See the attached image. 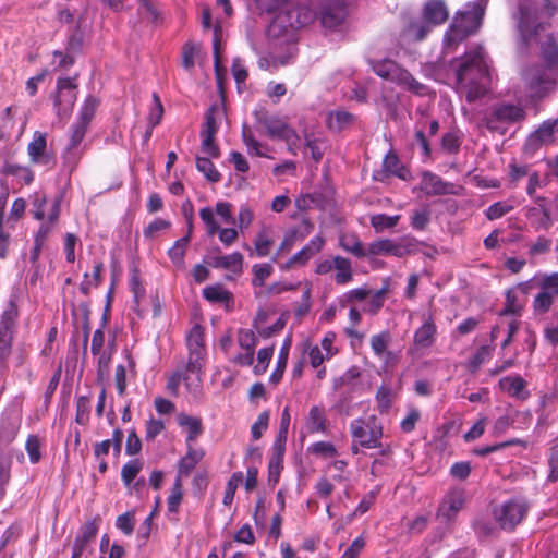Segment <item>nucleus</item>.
<instances>
[{
	"instance_id": "f257e3e1",
	"label": "nucleus",
	"mask_w": 558,
	"mask_h": 558,
	"mask_svg": "<svg viewBox=\"0 0 558 558\" xmlns=\"http://www.w3.org/2000/svg\"><path fill=\"white\" fill-rule=\"evenodd\" d=\"M539 45L541 54L546 65H534L523 73L524 83L532 98L544 97L558 78L557 37L554 34H547Z\"/></svg>"
},
{
	"instance_id": "f03ea898",
	"label": "nucleus",
	"mask_w": 558,
	"mask_h": 558,
	"mask_svg": "<svg viewBox=\"0 0 558 558\" xmlns=\"http://www.w3.org/2000/svg\"><path fill=\"white\" fill-rule=\"evenodd\" d=\"M456 72L457 89L465 95L466 101L473 102L485 95L483 81L488 75V65L482 47L466 52Z\"/></svg>"
},
{
	"instance_id": "7ed1b4c3",
	"label": "nucleus",
	"mask_w": 558,
	"mask_h": 558,
	"mask_svg": "<svg viewBox=\"0 0 558 558\" xmlns=\"http://www.w3.org/2000/svg\"><path fill=\"white\" fill-rule=\"evenodd\" d=\"M316 17L315 11L307 3L289 4L270 22L266 35L270 40L294 41V33L311 24Z\"/></svg>"
},
{
	"instance_id": "20e7f679",
	"label": "nucleus",
	"mask_w": 558,
	"mask_h": 558,
	"mask_svg": "<svg viewBox=\"0 0 558 558\" xmlns=\"http://www.w3.org/2000/svg\"><path fill=\"white\" fill-rule=\"evenodd\" d=\"M189 360L185 365V386L193 396L201 392V373L204 360V340L199 327H194L190 331L187 339Z\"/></svg>"
},
{
	"instance_id": "39448f33",
	"label": "nucleus",
	"mask_w": 558,
	"mask_h": 558,
	"mask_svg": "<svg viewBox=\"0 0 558 558\" xmlns=\"http://www.w3.org/2000/svg\"><path fill=\"white\" fill-rule=\"evenodd\" d=\"M484 8L480 3H472L468 9L454 17L453 24L445 35V45L450 47L463 40L468 35L476 32L482 24Z\"/></svg>"
},
{
	"instance_id": "423d86ee",
	"label": "nucleus",
	"mask_w": 558,
	"mask_h": 558,
	"mask_svg": "<svg viewBox=\"0 0 558 558\" xmlns=\"http://www.w3.org/2000/svg\"><path fill=\"white\" fill-rule=\"evenodd\" d=\"M372 68L378 76L389 80L415 95H425L427 93V87L424 84L415 80L410 72L392 60L386 59L373 62Z\"/></svg>"
},
{
	"instance_id": "0eeeda50",
	"label": "nucleus",
	"mask_w": 558,
	"mask_h": 558,
	"mask_svg": "<svg viewBox=\"0 0 558 558\" xmlns=\"http://www.w3.org/2000/svg\"><path fill=\"white\" fill-rule=\"evenodd\" d=\"M517 29L521 41L529 45L545 25L538 21V5L534 0H521L518 8Z\"/></svg>"
},
{
	"instance_id": "6e6552de",
	"label": "nucleus",
	"mask_w": 558,
	"mask_h": 558,
	"mask_svg": "<svg viewBox=\"0 0 558 558\" xmlns=\"http://www.w3.org/2000/svg\"><path fill=\"white\" fill-rule=\"evenodd\" d=\"M350 432L354 440L363 448L376 449L381 446L383 427L374 415L353 420L350 423Z\"/></svg>"
},
{
	"instance_id": "1a4fd4ad",
	"label": "nucleus",
	"mask_w": 558,
	"mask_h": 558,
	"mask_svg": "<svg viewBox=\"0 0 558 558\" xmlns=\"http://www.w3.org/2000/svg\"><path fill=\"white\" fill-rule=\"evenodd\" d=\"M536 280L539 291L532 302V307L535 315H544L558 298V272H538Z\"/></svg>"
},
{
	"instance_id": "9d476101",
	"label": "nucleus",
	"mask_w": 558,
	"mask_h": 558,
	"mask_svg": "<svg viewBox=\"0 0 558 558\" xmlns=\"http://www.w3.org/2000/svg\"><path fill=\"white\" fill-rule=\"evenodd\" d=\"M225 116L223 107L218 104L213 105L205 114V122L201 131L202 151L213 158H217L220 154L219 147L214 142V137Z\"/></svg>"
},
{
	"instance_id": "9b49d317",
	"label": "nucleus",
	"mask_w": 558,
	"mask_h": 558,
	"mask_svg": "<svg viewBox=\"0 0 558 558\" xmlns=\"http://www.w3.org/2000/svg\"><path fill=\"white\" fill-rule=\"evenodd\" d=\"M525 499L515 497L507 500L494 510L495 521L502 530L511 531L524 519L529 511Z\"/></svg>"
},
{
	"instance_id": "f8f14e48",
	"label": "nucleus",
	"mask_w": 558,
	"mask_h": 558,
	"mask_svg": "<svg viewBox=\"0 0 558 558\" xmlns=\"http://www.w3.org/2000/svg\"><path fill=\"white\" fill-rule=\"evenodd\" d=\"M17 316L19 308L15 298H10L0 318V362L7 360L11 354Z\"/></svg>"
},
{
	"instance_id": "ddd939ff",
	"label": "nucleus",
	"mask_w": 558,
	"mask_h": 558,
	"mask_svg": "<svg viewBox=\"0 0 558 558\" xmlns=\"http://www.w3.org/2000/svg\"><path fill=\"white\" fill-rule=\"evenodd\" d=\"M558 133V118L545 120L525 141L524 150L533 154L542 146L553 144Z\"/></svg>"
},
{
	"instance_id": "4468645a",
	"label": "nucleus",
	"mask_w": 558,
	"mask_h": 558,
	"mask_svg": "<svg viewBox=\"0 0 558 558\" xmlns=\"http://www.w3.org/2000/svg\"><path fill=\"white\" fill-rule=\"evenodd\" d=\"M75 84L69 77L59 78L57 82V95L54 97V108L60 119L68 118L76 100Z\"/></svg>"
},
{
	"instance_id": "2eb2a0df",
	"label": "nucleus",
	"mask_w": 558,
	"mask_h": 558,
	"mask_svg": "<svg viewBox=\"0 0 558 558\" xmlns=\"http://www.w3.org/2000/svg\"><path fill=\"white\" fill-rule=\"evenodd\" d=\"M525 118V111L515 105L504 104L495 107L486 119V126L493 131H499L500 124H510Z\"/></svg>"
},
{
	"instance_id": "dca6fc26",
	"label": "nucleus",
	"mask_w": 558,
	"mask_h": 558,
	"mask_svg": "<svg viewBox=\"0 0 558 558\" xmlns=\"http://www.w3.org/2000/svg\"><path fill=\"white\" fill-rule=\"evenodd\" d=\"M27 154L31 162L46 167H53L54 157L47 150L46 133L36 131L33 140L27 145Z\"/></svg>"
},
{
	"instance_id": "f3484780",
	"label": "nucleus",
	"mask_w": 558,
	"mask_h": 558,
	"mask_svg": "<svg viewBox=\"0 0 558 558\" xmlns=\"http://www.w3.org/2000/svg\"><path fill=\"white\" fill-rule=\"evenodd\" d=\"M345 16L347 10L343 0H331L322 7L319 20L323 27L336 29L343 23Z\"/></svg>"
},
{
	"instance_id": "a211bd4d",
	"label": "nucleus",
	"mask_w": 558,
	"mask_h": 558,
	"mask_svg": "<svg viewBox=\"0 0 558 558\" xmlns=\"http://www.w3.org/2000/svg\"><path fill=\"white\" fill-rule=\"evenodd\" d=\"M257 128H264L266 134L271 138H279L284 130H287V121L280 117L269 114L264 108L256 109L253 112Z\"/></svg>"
},
{
	"instance_id": "6ab92c4d",
	"label": "nucleus",
	"mask_w": 558,
	"mask_h": 558,
	"mask_svg": "<svg viewBox=\"0 0 558 558\" xmlns=\"http://www.w3.org/2000/svg\"><path fill=\"white\" fill-rule=\"evenodd\" d=\"M454 184L444 181L435 173H422L420 190L427 196L454 194Z\"/></svg>"
},
{
	"instance_id": "aec40b11",
	"label": "nucleus",
	"mask_w": 558,
	"mask_h": 558,
	"mask_svg": "<svg viewBox=\"0 0 558 558\" xmlns=\"http://www.w3.org/2000/svg\"><path fill=\"white\" fill-rule=\"evenodd\" d=\"M99 518H94L81 526L73 544L71 558H81L83 553L87 549L88 544L96 537L99 529Z\"/></svg>"
},
{
	"instance_id": "412c9836",
	"label": "nucleus",
	"mask_w": 558,
	"mask_h": 558,
	"mask_svg": "<svg viewBox=\"0 0 558 558\" xmlns=\"http://www.w3.org/2000/svg\"><path fill=\"white\" fill-rule=\"evenodd\" d=\"M463 504L464 493L462 490H452L448 493L438 508V519L444 522L451 521L461 510Z\"/></svg>"
},
{
	"instance_id": "4be33fe9",
	"label": "nucleus",
	"mask_w": 558,
	"mask_h": 558,
	"mask_svg": "<svg viewBox=\"0 0 558 558\" xmlns=\"http://www.w3.org/2000/svg\"><path fill=\"white\" fill-rule=\"evenodd\" d=\"M437 327L433 316L424 315L422 326L416 329L413 337V344L417 349L430 348L436 341Z\"/></svg>"
},
{
	"instance_id": "5701e85b",
	"label": "nucleus",
	"mask_w": 558,
	"mask_h": 558,
	"mask_svg": "<svg viewBox=\"0 0 558 558\" xmlns=\"http://www.w3.org/2000/svg\"><path fill=\"white\" fill-rule=\"evenodd\" d=\"M448 17V10L441 0H429L425 3L423 10V20L433 27L442 24Z\"/></svg>"
},
{
	"instance_id": "b1692460",
	"label": "nucleus",
	"mask_w": 558,
	"mask_h": 558,
	"mask_svg": "<svg viewBox=\"0 0 558 558\" xmlns=\"http://www.w3.org/2000/svg\"><path fill=\"white\" fill-rule=\"evenodd\" d=\"M403 254L404 247L388 239L372 242L367 247V255H393L401 257Z\"/></svg>"
},
{
	"instance_id": "393cba45",
	"label": "nucleus",
	"mask_w": 558,
	"mask_h": 558,
	"mask_svg": "<svg viewBox=\"0 0 558 558\" xmlns=\"http://www.w3.org/2000/svg\"><path fill=\"white\" fill-rule=\"evenodd\" d=\"M123 433L121 429L117 428L112 433V437L110 439L102 440L97 442L94 446V456L97 460L104 458L109 453L110 448H113V451L119 454L122 447Z\"/></svg>"
},
{
	"instance_id": "a878e982",
	"label": "nucleus",
	"mask_w": 558,
	"mask_h": 558,
	"mask_svg": "<svg viewBox=\"0 0 558 558\" xmlns=\"http://www.w3.org/2000/svg\"><path fill=\"white\" fill-rule=\"evenodd\" d=\"M204 451L202 449L193 448L192 445H187L186 454L180 460L178 468V477L189 476L191 471L196 464L203 459Z\"/></svg>"
},
{
	"instance_id": "bb28decb",
	"label": "nucleus",
	"mask_w": 558,
	"mask_h": 558,
	"mask_svg": "<svg viewBox=\"0 0 558 558\" xmlns=\"http://www.w3.org/2000/svg\"><path fill=\"white\" fill-rule=\"evenodd\" d=\"M335 282L340 286L353 280V269L350 259L342 256L333 257Z\"/></svg>"
},
{
	"instance_id": "cd10ccee",
	"label": "nucleus",
	"mask_w": 558,
	"mask_h": 558,
	"mask_svg": "<svg viewBox=\"0 0 558 558\" xmlns=\"http://www.w3.org/2000/svg\"><path fill=\"white\" fill-rule=\"evenodd\" d=\"M191 233H192V217L189 218V231H187L186 235L177 240L174 242L173 246L168 252V255H169L171 262L177 267H183V265H184V255L186 252L187 244L190 242Z\"/></svg>"
},
{
	"instance_id": "c85d7f7f",
	"label": "nucleus",
	"mask_w": 558,
	"mask_h": 558,
	"mask_svg": "<svg viewBox=\"0 0 558 558\" xmlns=\"http://www.w3.org/2000/svg\"><path fill=\"white\" fill-rule=\"evenodd\" d=\"M178 424L187 429L186 445L192 442L203 433L202 420L185 413L178 415Z\"/></svg>"
},
{
	"instance_id": "c756f323",
	"label": "nucleus",
	"mask_w": 558,
	"mask_h": 558,
	"mask_svg": "<svg viewBox=\"0 0 558 558\" xmlns=\"http://www.w3.org/2000/svg\"><path fill=\"white\" fill-rule=\"evenodd\" d=\"M292 344L291 337H287L283 341V344L280 349L278 360H277V366L276 369L271 373L269 380L272 384H278L280 379L282 378L284 368L287 366L289 351Z\"/></svg>"
},
{
	"instance_id": "7c9ffc66",
	"label": "nucleus",
	"mask_w": 558,
	"mask_h": 558,
	"mask_svg": "<svg viewBox=\"0 0 558 558\" xmlns=\"http://www.w3.org/2000/svg\"><path fill=\"white\" fill-rule=\"evenodd\" d=\"M525 305V300L522 299L513 289H509L506 293V304L500 312V316L514 315L519 316Z\"/></svg>"
},
{
	"instance_id": "2f4dec72",
	"label": "nucleus",
	"mask_w": 558,
	"mask_h": 558,
	"mask_svg": "<svg viewBox=\"0 0 558 558\" xmlns=\"http://www.w3.org/2000/svg\"><path fill=\"white\" fill-rule=\"evenodd\" d=\"M432 28L433 26L425 20H414L407 26L404 35L410 40L421 41L427 36Z\"/></svg>"
},
{
	"instance_id": "473e14b6",
	"label": "nucleus",
	"mask_w": 558,
	"mask_h": 558,
	"mask_svg": "<svg viewBox=\"0 0 558 558\" xmlns=\"http://www.w3.org/2000/svg\"><path fill=\"white\" fill-rule=\"evenodd\" d=\"M499 385L502 390L517 398H524L523 392L526 386L525 380L520 376H507L500 379Z\"/></svg>"
},
{
	"instance_id": "72a5a7b5",
	"label": "nucleus",
	"mask_w": 558,
	"mask_h": 558,
	"mask_svg": "<svg viewBox=\"0 0 558 558\" xmlns=\"http://www.w3.org/2000/svg\"><path fill=\"white\" fill-rule=\"evenodd\" d=\"M272 245V240L270 238L269 228H263L256 234L254 241L255 253L258 257H266L270 253V248Z\"/></svg>"
},
{
	"instance_id": "f704fd0d",
	"label": "nucleus",
	"mask_w": 558,
	"mask_h": 558,
	"mask_svg": "<svg viewBox=\"0 0 558 558\" xmlns=\"http://www.w3.org/2000/svg\"><path fill=\"white\" fill-rule=\"evenodd\" d=\"M243 256L239 252L223 255L215 259V267L231 270L233 272H240L242 269Z\"/></svg>"
},
{
	"instance_id": "c9c22d12",
	"label": "nucleus",
	"mask_w": 558,
	"mask_h": 558,
	"mask_svg": "<svg viewBox=\"0 0 558 558\" xmlns=\"http://www.w3.org/2000/svg\"><path fill=\"white\" fill-rule=\"evenodd\" d=\"M143 462L140 459H133L126 462L121 470V480L125 487H131V483L135 480L143 469Z\"/></svg>"
},
{
	"instance_id": "e433bc0d",
	"label": "nucleus",
	"mask_w": 558,
	"mask_h": 558,
	"mask_svg": "<svg viewBox=\"0 0 558 558\" xmlns=\"http://www.w3.org/2000/svg\"><path fill=\"white\" fill-rule=\"evenodd\" d=\"M340 246L356 257L367 256V250L363 247L362 242L354 235H344L340 238Z\"/></svg>"
},
{
	"instance_id": "4c0bfd02",
	"label": "nucleus",
	"mask_w": 558,
	"mask_h": 558,
	"mask_svg": "<svg viewBox=\"0 0 558 558\" xmlns=\"http://www.w3.org/2000/svg\"><path fill=\"white\" fill-rule=\"evenodd\" d=\"M325 421L324 411L317 405L312 407L307 416L308 430L311 433L324 432Z\"/></svg>"
},
{
	"instance_id": "58836bf2",
	"label": "nucleus",
	"mask_w": 558,
	"mask_h": 558,
	"mask_svg": "<svg viewBox=\"0 0 558 558\" xmlns=\"http://www.w3.org/2000/svg\"><path fill=\"white\" fill-rule=\"evenodd\" d=\"M391 341V336L388 331H383L380 333L374 335L371 337V348L374 354L381 359L387 351V348Z\"/></svg>"
},
{
	"instance_id": "ea45409f",
	"label": "nucleus",
	"mask_w": 558,
	"mask_h": 558,
	"mask_svg": "<svg viewBox=\"0 0 558 558\" xmlns=\"http://www.w3.org/2000/svg\"><path fill=\"white\" fill-rule=\"evenodd\" d=\"M196 168L208 181L216 183L220 180V173L208 157H197Z\"/></svg>"
},
{
	"instance_id": "a19ab883",
	"label": "nucleus",
	"mask_w": 558,
	"mask_h": 558,
	"mask_svg": "<svg viewBox=\"0 0 558 558\" xmlns=\"http://www.w3.org/2000/svg\"><path fill=\"white\" fill-rule=\"evenodd\" d=\"M399 219V215L388 216L386 214H377L371 217V225L376 230V232H381L386 229L396 227Z\"/></svg>"
},
{
	"instance_id": "79ce46f5",
	"label": "nucleus",
	"mask_w": 558,
	"mask_h": 558,
	"mask_svg": "<svg viewBox=\"0 0 558 558\" xmlns=\"http://www.w3.org/2000/svg\"><path fill=\"white\" fill-rule=\"evenodd\" d=\"M203 296L209 302H227L231 298V293L221 284L208 286L203 290Z\"/></svg>"
},
{
	"instance_id": "37998d69",
	"label": "nucleus",
	"mask_w": 558,
	"mask_h": 558,
	"mask_svg": "<svg viewBox=\"0 0 558 558\" xmlns=\"http://www.w3.org/2000/svg\"><path fill=\"white\" fill-rule=\"evenodd\" d=\"M514 206L509 201H501L492 204L485 211L488 220H496L510 213Z\"/></svg>"
},
{
	"instance_id": "c03bdc74",
	"label": "nucleus",
	"mask_w": 558,
	"mask_h": 558,
	"mask_svg": "<svg viewBox=\"0 0 558 558\" xmlns=\"http://www.w3.org/2000/svg\"><path fill=\"white\" fill-rule=\"evenodd\" d=\"M243 482V473L242 472H234L231 477L229 478L222 502L226 506H229L232 504L234 499V494L239 485Z\"/></svg>"
},
{
	"instance_id": "a18cd8bd",
	"label": "nucleus",
	"mask_w": 558,
	"mask_h": 558,
	"mask_svg": "<svg viewBox=\"0 0 558 558\" xmlns=\"http://www.w3.org/2000/svg\"><path fill=\"white\" fill-rule=\"evenodd\" d=\"M353 117L347 111H335L329 113L328 126L332 130L340 131L351 123Z\"/></svg>"
},
{
	"instance_id": "49530a36",
	"label": "nucleus",
	"mask_w": 558,
	"mask_h": 558,
	"mask_svg": "<svg viewBox=\"0 0 558 558\" xmlns=\"http://www.w3.org/2000/svg\"><path fill=\"white\" fill-rule=\"evenodd\" d=\"M242 138L250 154H254L258 157L267 156L263 151V145L252 135L251 130L246 125L242 129Z\"/></svg>"
},
{
	"instance_id": "de8ad7c7",
	"label": "nucleus",
	"mask_w": 558,
	"mask_h": 558,
	"mask_svg": "<svg viewBox=\"0 0 558 558\" xmlns=\"http://www.w3.org/2000/svg\"><path fill=\"white\" fill-rule=\"evenodd\" d=\"M99 102L93 96L86 98L83 104L77 122L88 125L92 121Z\"/></svg>"
},
{
	"instance_id": "09e8293b",
	"label": "nucleus",
	"mask_w": 558,
	"mask_h": 558,
	"mask_svg": "<svg viewBox=\"0 0 558 558\" xmlns=\"http://www.w3.org/2000/svg\"><path fill=\"white\" fill-rule=\"evenodd\" d=\"M102 270V264L98 263L94 266L93 275L89 277L88 274L84 275V280L80 286V290L84 294H88L92 288L97 287L100 283V272Z\"/></svg>"
},
{
	"instance_id": "8fccbe9b",
	"label": "nucleus",
	"mask_w": 558,
	"mask_h": 558,
	"mask_svg": "<svg viewBox=\"0 0 558 558\" xmlns=\"http://www.w3.org/2000/svg\"><path fill=\"white\" fill-rule=\"evenodd\" d=\"M182 495H183V492H182L181 478L177 477L175 481H174L171 494L169 495L168 500H167L168 510L170 512H177L178 511L179 506H180L181 500H182Z\"/></svg>"
},
{
	"instance_id": "3c124183",
	"label": "nucleus",
	"mask_w": 558,
	"mask_h": 558,
	"mask_svg": "<svg viewBox=\"0 0 558 558\" xmlns=\"http://www.w3.org/2000/svg\"><path fill=\"white\" fill-rule=\"evenodd\" d=\"M199 217L202 221L205 223L206 232L209 236L217 233L219 230V225L215 219V213L210 207H204L199 210Z\"/></svg>"
},
{
	"instance_id": "603ef678",
	"label": "nucleus",
	"mask_w": 558,
	"mask_h": 558,
	"mask_svg": "<svg viewBox=\"0 0 558 558\" xmlns=\"http://www.w3.org/2000/svg\"><path fill=\"white\" fill-rule=\"evenodd\" d=\"M238 344L243 351H254L256 347V337L253 330L240 329L238 332Z\"/></svg>"
},
{
	"instance_id": "864d4df0",
	"label": "nucleus",
	"mask_w": 558,
	"mask_h": 558,
	"mask_svg": "<svg viewBox=\"0 0 558 558\" xmlns=\"http://www.w3.org/2000/svg\"><path fill=\"white\" fill-rule=\"evenodd\" d=\"M198 53V47L194 44H185L182 48V66L186 71H191L195 64V57Z\"/></svg>"
},
{
	"instance_id": "5fc2aeb1",
	"label": "nucleus",
	"mask_w": 558,
	"mask_h": 558,
	"mask_svg": "<svg viewBox=\"0 0 558 558\" xmlns=\"http://www.w3.org/2000/svg\"><path fill=\"white\" fill-rule=\"evenodd\" d=\"M274 354V348H263L257 352V364L254 366L255 374L259 375L265 373Z\"/></svg>"
},
{
	"instance_id": "6e6d98bb",
	"label": "nucleus",
	"mask_w": 558,
	"mask_h": 558,
	"mask_svg": "<svg viewBox=\"0 0 558 558\" xmlns=\"http://www.w3.org/2000/svg\"><path fill=\"white\" fill-rule=\"evenodd\" d=\"M421 417V412L414 407L408 409L407 415L400 423V427L404 433H410L415 428L416 423Z\"/></svg>"
},
{
	"instance_id": "4d7b16f0",
	"label": "nucleus",
	"mask_w": 558,
	"mask_h": 558,
	"mask_svg": "<svg viewBox=\"0 0 558 558\" xmlns=\"http://www.w3.org/2000/svg\"><path fill=\"white\" fill-rule=\"evenodd\" d=\"M272 267L269 264H256L253 266V284L255 287L264 286L265 280L271 275Z\"/></svg>"
},
{
	"instance_id": "13d9d810",
	"label": "nucleus",
	"mask_w": 558,
	"mask_h": 558,
	"mask_svg": "<svg viewBox=\"0 0 558 558\" xmlns=\"http://www.w3.org/2000/svg\"><path fill=\"white\" fill-rule=\"evenodd\" d=\"M279 138L286 142V144L288 146V150L291 154H293V155L296 154V149L300 146V136L298 135V133L295 132V130L293 128H291L288 124L287 130L283 131V133L281 134V136Z\"/></svg>"
},
{
	"instance_id": "bf43d9fd",
	"label": "nucleus",
	"mask_w": 558,
	"mask_h": 558,
	"mask_svg": "<svg viewBox=\"0 0 558 558\" xmlns=\"http://www.w3.org/2000/svg\"><path fill=\"white\" fill-rule=\"evenodd\" d=\"M388 292V284L386 283L381 289L377 290L372 294L371 300L367 303V311L375 314L384 305L385 295Z\"/></svg>"
},
{
	"instance_id": "052dcab7",
	"label": "nucleus",
	"mask_w": 558,
	"mask_h": 558,
	"mask_svg": "<svg viewBox=\"0 0 558 558\" xmlns=\"http://www.w3.org/2000/svg\"><path fill=\"white\" fill-rule=\"evenodd\" d=\"M140 1V12L146 20L151 23H157L159 17V12L157 7L151 0H138Z\"/></svg>"
},
{
	"instance_id": "680f3d73",
	"label": "nucleus",
	"mask_w": 558,
	"mask_h": 558,
	"mask_svg": "<svg viewBox=\"0 0 558 558\" xmlns=\"http://www.w3.org/2000/svg\"><path fill=\"white\" fill-rule=\"evenodd\" d=\"M369 293L371 291L366 288L352 289L341 296L340 302L342 305H344L354 303L356 301H364L369 295Z\"/></svg>"
},
{
	"instance_id": "e2e57ef3",
	"label": "nucleus",
	"mask_w": 558,
	"mask_h": 558,
	"mask_svg": "<svg viewBox=\"0 0 558 558\" xmlns=\"http://www.w3.org/2000/svg\"><path fill=\"white\" fill-rule=\"evenodd\" d=\"M377 405L380 412H387L391 405V389L380 386L376 392Z\"/></svg>"
},
{
	"instance_id": "0e129e2a",
	"label": "nucleus",
	"mask_w": 558,
	"mask_h": 558,
	"mask_svg": "<svg viewBox=\"0 0 558 558\" xmlns=\"http://www.w3.org/2000/svg\"><path fill=\"white\" fill-rule=\"evenodd\" d=\"M253 220H254V211L252 210V208L246 204L242 205L240 207L238 220H236L239 229L241 231L247 229L251 226V223L253 222Z\"/></svg>"
},
{
	"instance_id": "69168bd1",
	"label": "nucleus",
	"mask_w": 558,
	"mask_h": 558,
	"mask_svg": "<svg viewBox=\"0 0 558 558\" xmlns=\"http://www.w3.org/2000/svg\"><path fill=\"white\" fill-rule=\"evenodd\" d=\"M493 348L490 345H482L476 353L471 357L470 365L472 368L476 369L482 364L487 362L492 356Z\"/></svg>"
},
{
	"instance_id": "338daca9",
	"label": "nucleus",
	"mask_w": 558,
	"mask_h": 558,
	"mask_svg": "<svg viewBox=\"0 0 558 558\" xmlns=\"http://www.w3.org/2000/svg\"><path fill=\"white\" fill-rule=\"evenodd\" d=\"M269 423V413L264 411L259 413L256 422L252 425L251 432L254 439H259L267 429Z\"/></svg>"
},
{
	"instance_id": "774afa93",
	"label": "nucleus",
	"mask_w": 558,
	"mask_h": 558,
	"mask_svg": "<svg viewBox=\"0 0 558 558\" xmlns=\"http://www.w3.org/2000/svg\"><path fill=\"white\" fill-rule=\"evenodd\" d=\"M281 468V453H278L268 463V482L270 484L275 485L278 483Z\"/></svg>"
}]
</instances>
